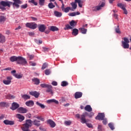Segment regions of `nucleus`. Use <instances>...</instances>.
Wrapping results in <instances>:
<instances>
[{
  "instance_id": "7",
  "label": "nucleus",
  "mask_w": 131,
  "mask_h": 131,
  "mask_svg": "<svg viewBox=\"0 0 131 131\" xmlns=\"http://www.w3.org/2000/svg\"><path fill=\"white\" fill-rule=\"evenodd\" d=\"M12 79H13L12 76H8L6 77V79L3 80V82L6 85H9V84H11Z\"/></svg>"
},
{
  "instance_id": "52",
  "label": "nucleus",
  "mask_w": 131,
  "mask_h": 131,
  "mask_svg": "<svg viewBox=\"0 0 131 131\" xmlns=\"http://www.w3.org/2000/svg\"><path fill=\"white\" fill-rule=\"evenodd\" d=\"M29 64L30 66H36V63L35 62H33V61H30Z\"/></svg>"
},
{
  "instance_id": "26",
  "label": "nucleus",
  "mask_w": 131,
  "mask_h": 131,
  "mask_svg": "<svg viewBox=\"0 0 131 131\" xmlns=\"http://www.w3.org/2000/svg\"><path fill=\"white\" fill-rule=\"evenodd\" d=\"M10 60L11 62H16V61L17 62L18 57L15 56H12L10 57Z\"/></svg>"
},
{
  "instance_id": "47",
  "label": "nucleus",
  "mask_w": 131,
  "mask_h": 131,
  "mask_svg": "<svg viewBox=\"0 0 131 131\" xmlns=\"http://www.w3.org/2000/svg\"><path fill=\"white\" fill-rule=\"evenodd\" d=\"M71 123H72L71 121H64L65 125H70L71 124Z\"/></svg>"
},
{
  "instance_id": "2",
  "label": "nucleus",
  "mask_w": 131,
  "mask_h": 131,
  "mask_svg": "<svg viewBox=\"0 0 131 131\" xmlns=\"http://www.w3.org/2000/svg\"><path fill=\"white\" fill-rule=\"evenodd\" d=\"M31 123H32L31 120H27L26 123L23 124V127H21V130L23 131H30L29 127L31 126Z\"/></svg>"
},
{
  "instance_id": "27",
  "label": "nucleus",
  "mask_w": 131,
  "mask_h": 131,
  "mask_svg": "<svg viewBox=\"0 0 131 131\" xmlns=\"http://www.w3.org/2000/svg\"><path fill=\"white\" fill-rule=\"evenodd\" d=\"M54 15L56 17H62V13L59 11H55L54 12Z\"/></svg>"
},
{
  "instance_id": "61",
  "label": "nucleus",
  "mask_w": 131,
  "mask_h": 131,
  "mask_svg": "<svg viewBox=\"0 0 131 131\" xmlns=\"http://www.w3.org/2000/svg\"><path fill=\"white\" fill-rule=\"evenodd\" d=\"M98 131H102V125H99L98 126Z\"/></svg>"
},
{
  "instance_id": "59",
  "label": "nucleus",
  "mask_w": 131,
  "mask_h": 131,
  "mask_svg": "<svg viewBox=\"0 0 131 131\" xmlns=\"http://www.w3.org/2000/svg\"><path fill=\"white\" fill-rule=\"evenodd\" d=\"M86 124V125L89 127V128H91V127H93V125H92V124H90V123H85Z\"/></svg>"
},
{
  "instance_id": "31",
  "label": "nucleus",
  "mask_w": 131,
  "mask_h": 131,
  "mask_svg": "<svg viewBox=\"0 0 131 131\" xmlns=\"http://www.w3.org/2000/svg\"><path fill=\"white\" fill-rule=\"evenodd\" d=\"M72 34H73V35L76 36V35H77V34H78V29H73Z\"/></svg>"
},
{
  "instance_id": "30",
  "label": "nucleus",
  "mask_w": 131,
  "mask_h": 131,
  "mask_svg": "<svg viewBox=\"0 0 131 131\" xmlns=\"http://www.w3.org/2000/svg\"><path fill=\"white\" fill-rule=\"evenodd\" d=\"M36 105L39 106V107H40V108H41V109H45L46 108V105L39 103L38 101H37L36 102Z\"/></svg>"
},
{
  "instance_id": "40",
  "label": "nucleus",
  "mask_w": 131,
  "mask_h": 131,
  "mask_svg": "<svg viewBox=\"0 0 131 131\" xmlns=\"http://www.w3.org/2000/svg\"><path fill=\"white\" fill-rule=\"evenodd\" d=\"M29 4H33L34 6H37V2H35V0L29 1Z\"/></svg>"
},
{
  "instance_id": "42",
  "label": "nucleus",
  "mask_w": 131,
  "mask_h": 131,
  "mask_svg": "<svg viewBox=\"0 0 131 131\" xmlns=\"http://www.w3.org/2000/svg\"><path fill=\"white\" fill-rule=\"evenodd\" d=\"M115 32H116V33H119V34H120L121 33V32L119 29V26H118L117 28L115 29Z\"/></svg>"
},
{
  "instance_id": "62",
  "label": "nucleus",
  "mask_w": 131,
  "mask_h": 131,
  "mask_svg": "<svg viewBox=\"0 0 131 131\" xmlns=\"http://www.w3.org/2000/svg\"><path fill=\"white\" fill-rule=\"evenodd\" d=\"M3 70L4 71H9V70H12V68H5V69H3Z\"/></svg>"
},
{
  "instance_id": "55",
  "label": "nucleus",
  "mask_w": 131,
  "mask_h": 131,
  "mask_svg": "<svg viewBox=\"0 0 131 131\" xmlns=\"http://www.w3.org/2000/svg\"><path fill=\"white\" fill-rule=\"evenodd\" d=\"M42 50H43V51L45 52H49V48H48L42 47Z\"/></svg>"
},
{
  "instance_id": "43",
  "label": "nucleus",
  "mask_w": 131,
  "mask_h": 131,
  "mask_svg": "<svg viewBox=\"0 0 131 131\" xmlns=\"http://www.w3.org/2000/svg\"><path fill=\"white\" fill-rule=\"evenodd\" d=\"M48 7L49 9H54V8H55V5L53 4V3H50L48 4Z\"/></svg>"
},
{
  "instance_id": "21",
  "label": "nucleus",
  "mask_w": 131,
  "mask_h": 131,
  "mask_svg": "<svg viewBox=\"0 0 131 131\" xmlns=\"http://www.w3.org/2000/svg\"><path fill=\"white\" fill-rule=\"evenodd\" d=\"M82 97V93L81 92H76L75 94V99H79V98H81Z\"/></svg>"
},
{
  "instance_id": "63",
  "label": "nucleus",
  "mask_w": 131,
  "mask_h": 131,
  "mask_svg": "<svg viewBox=\"0 0 131 131\" xmlns=\"http://www.w3.org/2000/svg\"><path fill=\"white\" fill-rule=\"evenodd\" d=\"M29 34L30 36H32L33 35H34V33L31 32L29 33Z\"/></svg>"
},
{
  "instance_id": "3",
  "label": "nucleus",
  "mask_w": 131,
  "mask_h": 131,
  "mask_svg": "<svg viewBox=\"0 0 131 131\" xmlns=\"http://www.w3.org/2000/svg\"><path fill=\"white\" fill-rule=\"evenodd\" d=\"M77 3L78 4V6L80 8H82V4H83V2L81 0H75V3L73 2L71 3V6L74 10L77 8V5L76 4Z\"/></svg>"
},
{
  "instance_id": "51",
  "label": "nucleus",
  "mask_w": 131,
  "mask_h": 131,
  "mask_svg": "<svg viewBox=\"0 0 131 131\" xmlns=\"http://www.w3.org/2000/svg\"><path fill=\"white\" fill-rule=\"evenodd\" d=\"M45 74L46 75H50V74H51V71H50V70H46L45 71Z\"/></svg>"
},
{
  "instance_id": "19",
  "label": "nucleus",
  "mask_w": 131,
  "mask_h": 131,
  "mask_svg": "<svg viewBox=\"0 0 131 131\" xmlns=\"http://www.w3.org/2000/svg\"><path fill=\"white\" fill-rule=\"evenodd\" d=\"M26 105L28 107H32L34 105V102L32 100H29L26 102Z\"/></svg>"
},
{
  "instance_id": "6",
  "label": "nucleus",
  "mask_w": 131,
  "mask_h": 131,
  "mask_svg": "<svg viewBox=\"0 0 131 131\" xmlns=\"http://www.w3.org/2000/svg\"><path fill=\"white\" fill-rule=\"evenodd\" d=\"M26 27L30 28V29H36L37 28V24L35 23H27L26 24Z\"/></svg>"
},
{
  "instance_id": "60",
  "label": "nucleus",
  "mask_w": 131,
  "mask_h": 131,
  "mask_svg": "<svg viewBox=\"0 0 131 131\" xmlns=\"http://www.w3.org/2000/svg\"><path fill=\"white\" fill-rule=\"evenodd\" d=\"M59 2H61V4H62V6H61V8H62V9L64 8V7H65V5H64V2H63V0H59Z\"/></svg>"
},
{
  "instance_id": "33",
  "label": "nucleus",
  "mask_w": 131,
  "mask_h": 131,
  "mask_svg": "<svg viewBox=\"0 0 131 131\" xmlns=\"http://www.w3.org/2000/svg\"><path fill=\"white\" fill-rule=\"evenodd\" d=\"M13 76H15L16 78H17L18 79H20V78H22L23 77V75L22 74H13Z\"/></svg>"
},
{
  "instance_id": "23",
  "label": "nucleus",
  "mask_w": 131,
  "mask_h": 131,
  "mask_svg": "<svg viewBox=\"0 0 131 131\" xmlns=\"http://www.w3.org/2000/svg\"><path fill=\"white\" fill-rule=\"evenodd\" d=\"M47 103L48 104H51V103H55V104H59V101L56 100V99H50L47 100Z\"/></svg>"
},
{
  "instance_id": "39",
  "label": "nucleus",
  "mask_w": 131,
  "mask_h": 131,
  "mask_svg": "<svg viewBox=\"0 0 131 131\" xmlns=\"http://www.w3.org/2000/svg\"><path fill=\"white\" fill-rule=\"evenodd\" d=\"M108 126H109L110 128H111V129H112V130H113L114 129V128H115L114 127V125L112 123H110L108 124Z\"/></svg>"
},
{
  "instance_id": "14",
  "label": "nucleus",
  "mask_w": 131,
  "mask_h": 131,
  "mask_svg": "<svg viewBox=\"0 0 131 131\" xmlns=\"http://www.w3.org/2000/svg\"><path fill=\"white\" fill-rule=\"evenodd\" d=\"M3 122L6 125H14L15 124L14 121H10L9 120H5Z\"/></svg>"
},
{
  "instance_id": "64",
  "label": "nucleus",
  "mask_w": 131,
  "mask_h": 131,
  "mask_svg": "<svg viewBox=\"0 0 131 131\" xmlns=\"http://www.w3.org/2000/svg\"><path fill=\"white\" fill-rule=\"evenodd\" d=\"M39 120H41V121H44L45 118H42V117H40Z\"/></svg>"
},
{
  "instance_id": "54",
  "label": "nucleus",
  "mask_w": 131,
  "mask_h": 131,
  "mask_svg": "<svg viewBox=\"0 0 131 131\" xmlns=\"http://www.w3.org/2000/svg\"><path fill=\"white\" fill-rule=\"evenodd\" d=\"M69 15L71 16V17H74V16H76V12H73L71 13H69Z\"/></svg>"
},
{
  "instance_id": "37",
  "label": "nucleus",
  "mask_w": 131,
  "mask_h": 131,
  "mask_svg": "<svg viewBox=\"0 0 131 131\" xmlns=\"http://www.w3.org/2000/svg\"><path fill=\"white\" fill-rule=\"evenodd\" d=\"M68 85V82L66 81H62L61 83V86H67Z\"/></svg>"
},
{
  "instance_id": "22",
  "label": "nucleus",
  "mask_w": 131,
  "mask_h": 131,
  "mask_svg": "<svg viewBox=\"0 0 131 131\" xmlns=\"http://www.w3.org/2000/svg\"><path fill=\"white\" fill-rule=\"evenodd\" d=\"M84 110L88 112H92L93 111V108L90 105H87L84 107Z\"/></svg>"
},
{
  "instance_id": "18",
  "label": "nucleus",
  "mask_w": 131,
  "mask_h": 131,
  "mask_svg": "<svg viewBox=\"0 0 131 131\" xmlns=\"http://www.w3.org/2000/svg\"><path fill=\"white\" fill-rule=\"evenodd\" d=\"M47 93H50L51 95L54 94L53 92V86L51 85H49L48 87H47V89L46 90Z\"/></svg>"
},
{
  "instance_id": "45",
  "label": "nucleus",
  "mask_w": 131,
  "mask_h": 131,
  "mask_svg": "<svg viewBox=\"0 0 131 131\" xmlns=\"http://www.w3.org/2000/svg\"><path fill=\"white\" fill-rule=\"evenodd\" d=\"M6 105H7V103H6L5 102H0V107H6Z\"/></svg>"
},
{
  "instance_id": "46",
  "label": "nucleus",
  "mask_w": 131,
  "mask_h": 131,
  "mask_svg": "<svg viewBox=\"0 0 131 131\" xmlns=\"http://www.w3.org/2000/svg\"><path fill=\"white\" fill-rule=\"evenodd\" d=\"M49 85H50L46 83H43L40 84L41 88H47V89Z\"/></svg>"
},
{
  "instance_id": "36",
  "label": "nucleus",
  "mask_w": 131,
  "mask_h": 131,
  "mask_svg": "<svg viewBox=\"0 0 131 131\" xmlns=\"http://www.w3.org/2000/svg\"><path fill=\"white\" fill-rule=\"evenodd\" d=\"M70 25L72 27H74L75 25H76V23H75V21L72 20L70 22Z\"/></svg>"
},
{
  "instance_id": "28",
  "label": "nucleus",
  "mask_w": 131,
  "mask_h": 131,
  "mask_svg": "<svg viewBox=\"0 0 131 131\" xmlns=\"http://www.w3.org/2000/svg\"><path fill=\"white\" fill-rule=\"evenodd\" d=\"M39 122H40V121H38L37 120H34L33 121V123L34 125H36V126H39L40 125V123H39Z\"/></svg>"
},
{
  "instance_id": "44",
  "label": "nucleus",
  "mask_w": 131,
  "mask_h": 131,
  "mask_svg": "<svg viewBox=\"0 0 131 131\" xmlns=\"http://www.w3.org/2000/svg\"><path fill=\"white\" fill-rule=\"evenodd\" d=\"M45 2H46V0H39V5L40 6H44Z\"/></svg>"
},
{
  "instance_id": "5",
  "label": "nucleus",
  "mask_w": 131,
  "mask_h": 131,
  "mask_svg": "<svg viewBox=\"0 0 131 131\" xmlns=\"http://www.w3.org/2000/svg\"><path fill=\"white\" fill-rule=\"evenodd\" d=\"M17 63L20 65H26V64H27V61H26V59L24 57L18 56Z\"/></svg>"
},
{
  "instance_id": "10",
  "label": "nucleus",
  "mask_w": 131,
  "mask_h": 131,
  "mask_svg": "<svg viewBox=\"0 0 131 131\" xmlns=\"http://www.w3.org/2000/svg\"><path fill=\"white\" fill-rule=\"evenodd\" d=\"M117 6L119 8H121V9L124 11V13L125 15H127V11H126V9H125V5L121 3H118Z\"/></svg>"
},
{
  "instance_id": "4",
  "label": "nucleus",
  "mask_w": 131,
  "mask_h": 131,
  "mask_svg": "<svg viewBox=\"0 0 131 131\" xmlns=\"http://www.w3.org/2000/svg\"><path fill=\"white\" fill-rule=\"evenodd\" d=\"M124 41H122V46L124 49H128L129 48V40L126 37L123 38Z\"/></svg>"
},
{
  "instance_id": "53",
  "label": "nucleus",
  "mask_w": 131,
  "mask_h": 131,
  "mask_svg": "<svg viewBox=\"0 0 131 131\" xmlns=\"http://www.w3.org/2000/svg\"><path fill=\"white\" fill-rule=\"evenodd\" d=\"M102 120H103L102 122H103V124L106 125V124H107V123L108 122V121H107V119L104 118Z\"/></svg>"
},
{
  "instance_id": "49",
  "label": "nucleus",
  "mask_w": 131,
  "mask_h": 131,
  "mask_svg": "<svg viewBox=\"0 0 131 131\" xmlns=\"http://www.w3.org/2000/svg\"><path fill=\"white\" fill-rule=\"evenodd\" d=\"M67 29H72V27L69 25H67L66 28H64V30H67Z\"/></svg>"
},
{
  "instance_id": "25",
  "label": "nucleus",
  "mask_w": 131,
  "mask_h": 131,
  "mask_svg": "<svg viewBox=\"0 0 131 131\" xmlns=\"http://www.w3.org/2000/svg\"><path fill=\"white\" fill-rule=\"evenodd\" d=\"M6 41V37L0 33V42L3 43Z\"/></svg>"
},
{
  "instance_id": "20",
  "label": "nucleus",
  "mask_w": 131,
  "mask_h": 131,
  "mask_svg": "<svg viewBox=\"0 0 131 131\" xmlns=\"http://www.w3.org/2000/svg\"><path fill=\"white\" fill-rule=\"evenodd\" d=\"M30 95L33 96L35 98H38L39 97V93L36 91L30 92Z\"/></svg>"
},
{
  "instance_id": "48",
  "label": "nucleus",
  "mask_w": 131,
  "mask_h": 131,
  "mask_svg": "<svg viewBox=\"0 0 131 131\" xmlns=\"http://www.w3.org/2000/svg\"><path fill=\"white\" fill-rule=\"evenodd\" d=\"M28 57L29 58V60H32L34 58V55L28 54Z\"/></svg>"
},
{
  "instance_id": "16",
  "label": "nucleus",
  "mask_w": 131,
  "mask_h": 131,
  "mask_svg": "<svg viewBox=\"0 0 131 131\" xmlns=\"http://www.w3.org/2000/svg\"><path fill=\"white\" fill-rule=\"evenodd\" d=\"M47 123H48V124H50L51 127L54 128L55 127V126H56V123H55V122L51 119L47 120Z\"/></svg>"
},
{
  "instance_id": "29",
  "label": "nucleus",
  "mask_w": 131,
  "mask_h": 131,
  "mask_svg": "<svg viewBox=\"0 0 131 131\" xmlns=\"http://www.w3.org/2000/svg\"><path fill=\"white\" fill-rule=\"evenodd\" d=\"M21 98L24 99V100H29V99H30V96L24 94L21 95Z\"/></svg>"
},
{
  "instance_id": "12",
  "label": "nucleus",
  "mask_w": 131,
  "mask_h": 131,
  "mask_svg": "<svg viewBox=\"0 0 131 131\" xmlns=\"http://www.w3.org/2000/svg\"><path fill=\"white\" fill-rule=\"evenodd\" d=\"M15 117L16 118L19 119V121H20V122H22V121L25 119V117L20 114H16L15 115Z\"/></svg>"
},
{
  "instance_id": "17",
  "label": "nucleus",
  "mask_w": 131,
  "mask_h": 131,
  "mask_svg": "<svg viewBox=\"0 0 131 131\" xmlns=\"http://www.w3.org/2000/svg\"><path fill=\"white\" fill-rule=\"evenodd\" d=\"M85 114H83V115H81L80 117V120L81 123L84 124L86 123V119H85Z\"/></svg>"
},
{
  "instance_id": "13",
  "label": "nucleus",
  "mask_w": 131,
  "mask_h": 131,
  "mask_svg": "<svg viewBox=\"0 0 131 131\" xmlns=\"http://www.w3.org/2000/svg\"><path fill=\"white\" fill-rule=\"evenodd\" d=\"M17 111L18 112V113H21V114L27 113V111H28L27 109L22 107H20L17 108Z\"/></svg>"
},
{
  "instance_id": "9",
  "label": "nucleus",
  "mask_w": 131,
  "mask_h": 131,
  "mask_svg": "<svg viewBox=\"0 0 131 131\" xmlns=\"http://www.w3.org/2000/svg\"><path fill=\"white\" fill-rule=\"evenodd\" d=\"M105 118V114L103 113H99L95 119L97 120H103Z\"/></svg>"
},
{
  "instance_id": "32",
  "label": "nucleus",
  "mask_w": 131,
  "mask_h": 131,
  "mask_svg": "<svg viewBox=\"0 0 131 131\" xmlns=\"http://www.w3.org/2000/svg\"><path fill=\"white\" fill-rule=\"evenodd\" d=\"M64 7H63V8H61L62 11H63V12H64L65 13H68V12H69V11H70V7H68L64 8Z\"/></svg>"
},
{
  "instance_id": "15",
  "label": "nucleus",
  "mask_w": 131,
  "mask_h": 131,
  "mask_svg": "<svg viewBox=\"0 0 131 131\" xmlns=\"http://www.w3.org/2000/svg\"><path fill=\"white\" fill-rule=\"evenodd\" d=\"M38 29L40 32H45V31L47 29V27L45 25H40L38 27Z\"/></svg>"
},
{
  "instance_id": "41",
  "label": "nucleus",
  "mask_w": 131,
  "mask_h": 131,
  "mask_svg": "<svg viewBox=\"0 0 131 131\" xmlns=\"http://www.w3.org/2000/svg\"><path fill=\"white\" fill-rule=\"evenodd\" d=\"M85 115H88L89 117H93L94 116V114L93 112H91L89 114L88 113V112L85 113Z\"/></svg>"
},
{
  "instance_id": "58",
  "label": "nucleus",
  "mask_w": 131,
  "mask_h": 131,
  "mask_svg": "<svg viewBox=\"0 0 131 131\" xmlns=\"http://www.w3.org/2000/svg\"><path fill=\"white\" fill-rule=\"evenodd\" d=\"M21 9H26L27 8V4H25L21 6Z\"/></svg>"
},
{
  "instance_id": "1",
  "label": "nucleus",
  "mask_w": 131,
  "mask_h": 131,
  "mask_svg": "<svg viewBox=\"0 0 131 131\" xmlns=\"http://www.w3.org/2000/svg\"><path fill=\"white\" fill-rule=\"evenodd\" d=\"M14 3L10 1H1L0 2V9L3 11L6 10V7L8 8H11V5H13V8L18 9L19 7V4H20V0H13Z\"/></svg>"
},
{
  "instance_id": "35",
  "label": "nucleus",
  "mask_w": 131,
  "mask_h": 131,
  "mask_svg": "<svg viewBox=\"0 0 131 131\" xmlns=\"http://www.w3.org/2000/svg\"><path fill=\"white\" fill-rule=\"evenodd\" d=\"M79 30H80L81 33L83 34H85L88 30H86V29H84V28H81L79 29Z\"/></svg>"
},
{
  "instance_id": "11",
  "label": "nucleus",
  "mask_w": 131,
  "mask_h": 131,
  "mask_svg": "<svg viewBox=\"0 0 131 131\" xmlns=\"http://www.w3.org/2000/svg\"><path fill=\"white\" fill-rule=\"evenodd\" d=\"M19 107H20V105H19L18 103H17V102H13L12 104V106L10 107V109H11V110H16V109H18V108H19Z\"/></svg>"
},
{
  "instance_id": "38",
  "label": "nucleus",
  "mask_w": 131,
  "mask_h": 131,
  "mask_svg": "<svg viewBox=\"0 0 131 131\" xmlns=\"http://www.w3.org/2000/svg\"><path fill=\"white\" fill-rule=\"evenodd\" d=\"M6 21V17L4 16H0V23H2V22H5Z\"/></svg>"
},
{
  "instance_id": "34",
  "label": "nucleus",
  "mask_w": 131,
  "mask_h": 131,
  "mask_svg": "<svg viewBox=\"0 0 131 131\" xmlns=\"http://www.w3.org/2000/svg\"><path fill=\"white\" fill-rule=\"evenodd\" d=\"M50 30L51 31H58V30H59V29L57 28V27L51 26L50 27Z\"/></svg>"
},
{
  "instance_id": "8",
  "label": "nucleus",
  "mask_w": 131,
  "mask_h": 131,
  "mask_svg": "<svg viewBox=\"0 0 131 131\" xmlns=\"http://www.w3.org/2000/svg\"><path fill=\"white\" fill-rule=\"evenodd\" d=\"M103 7H105V3L102 2L100 5L93 7L92 11L94 12H97V11H99V10H101L102 8H103Z\"/></svg>"
},
{
  "instance_id": "24",
  "label": "nucleus",
  "mask_w": 131,
  "mask_h": 131,
  "mask_svg": "<svg viewBox=\"0 0 131 131\" xmlns=\"http://www.w3.org/2000/svg\"><path fill=\"white\" fill-rule=\"evenodd\" d=\"M32 80L33 82H34V84H36V85H38L40 82L39 79L37 78H33L32 79Z\"/></svg>"
},
{
  "instance_id": "50",
  "label": "nucleus",
  "mask_w": 131,
  "mask_h": 131,
  "mask_svg": "<svg viewBox=\"0 0 131 131\" xmlns=\"http://www.w3.org/2000/svg\"><path fill=\"white\" fill-rule=\"evenodd\" d=\"M47 67H48V64H47V63H45L43 64L41 69L43 70V69H46Z\"/></svg>"
},
{
  "instance_id": "57",
  "label": "nucleus",
  "mask_w": 131,
  "mask_h": 131,
  "mask_svg": "<svg viewBox=\"0 0 131 131\" xmlns=\"http://www.w3.org/2000/svg\"><path fill=\"white\" fill-rule=\"evenodd\" d=\"M52 85L56 86L58 85V83L56 81H54L52 82Z\"/></svg>"
},
{
  "instance_id": "56",
  "label": "nucleus",
  "mask_w": 131,
  "mask_h": 131,
  "mask_svg": "<svg viewBox=\"0 0 131 131\" xmlns=\"http://www.w3.org/2000/svg\"><path fill=\"white\" fill-rule=\"evenodd\" d=\"M8 97L9 99H14L15 98V96H14L13 95H12L11 94L8 95Z\"/></svg>"
}]
</instances>
